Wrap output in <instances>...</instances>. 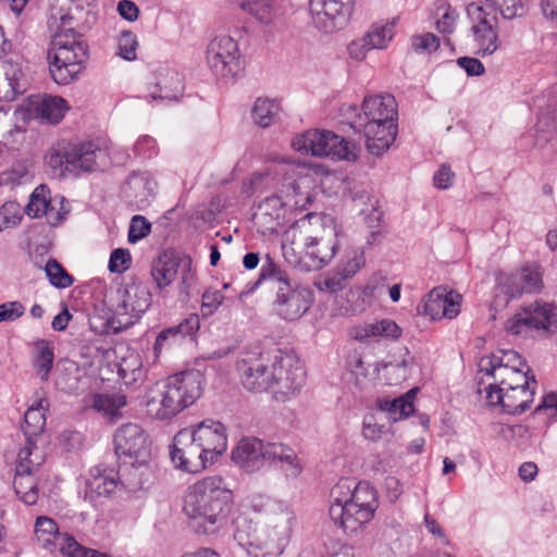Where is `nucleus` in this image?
<instances>
[{
    "instance_id": "13d9d810",
    "label": "nucleus",
    "mask_w": 557,
    "mask_h": 557,
    "mask_svg": "<svg viewBox=\"0 0 557 557\" xmlns=\"http://www.w3.org/2000/svg\"><path fill=\"white\" fill-rule=\"evenodd\" d=\"M411 46L418 53H432L440 48V38L433 33L413 36Z\"/></svg>"
},
{
    "instance_id": "f704fd0d",
    "label": "nucleus",
    "mask_w": 557,
    "mask_h": 557,
    "mask_svg": "<svg viewBox=\"0 0 557 557\" xmlns=\"http://www.w3.org/2000/svg\"><path fill=\"white\" fill-rule=\"evenodd\" d=\"M416 389L408 391L405 395L394 399H383L379 403V408L389 414V419L397 421L408 418L413 412V396Z\"/></svg>"
},
{
    "instance_id": "a18cd8bd",
    "label": "nucleus",
    "mask_w": 557,
    "mask_h": 557,
    "mask_svg": "<svg viewBox=\"0 0 557 557\" xmlns=\"http://www.w3.org/2000/svg\"><path fill=\"white\" fill-rule=\"evenodd\" d=\"M0 75L9 78L14 87H18L20 94L25 91L24 73L18 60L13 58L0 59Z\"/></svg>"
},
{
    "instance_id": "412c9836",
    "label": "nucleus",
    "mask_w": 557,
    "mask_h": 557,
    "mask_svg": "<svg viewBox=\"0 0 557 557\" xmlns=\"http://www.w3.org/2000/svg\"><path fill=\"white\" fill-rule=\"evenodd\" d=\"M362 113L355 104H349L344 109V115L347 121L351 119H362V121L385 122L397 121V102L392 95H376L364 98L362 102Z\"/></svg>"
},
{
    "instance_id": "338daca9",
    "label": "nucleus",
    "mask_w": 557,
    "mask_h": 557,
    "mask_svg": "<svg viewBox=\"0 0 557 557\" xmlns=\"http://www.w3.org/2000/svg\"><path fill=\"white\" fill-rule=\"evenodd\" d=\"M347 280L348 278L336 269L331 275L319 282L318 287L320 290L335 294L344 289Z\"/></svg>"
},
{
    "instance_id": "2eb2a0df",
    "label": "nucleus",
    "mask_w": 557,
    "mask_h": 557,
    "mask_svg": "<svg viewBox=\"0 0 557 557\" xmlns=\"http://www.w3.org/2000/svg\"><path fill=\"white\" fill-rule=\"evenodd\" d=\"M543 288V273L536 264H528L512 273H500L496 277V299L505 297L507 304L524 294L539 293Z\"/></svg>"
},
{
    "instance_id": "4c0bfd02",
    "label": "nucleus",
    "mask_w": 557,
    "mask_h": 557,
    "mask_svg": "<svg viewBox=\"0 0 557 557\" xmlns=\"http://www.w3.org/2000/svg\"><path fill=\"white\" fill-rule=\"evenodd\" d=\"M237 4L242 11L262 24L272 23L277 14L274 0H242Z\"/></svg>"
},
{
    "instance_id": "72a5a7b5",
    "label": "nucleus",
    "mask_w": 557,
    "mask_h": 557,
    "mask_svg": "<svg viewBox=\"0 0 557 557\" xmlns=\"http://www.w3.org/2000/svg\"><path fill=\"white\" fill-rule=\"evenodd\" d=\"M45 462L42 451L37 447L33 438H26L25 445L17 454L15 471L20 473H35Z\"/></svg>"
},
{
    "instance_id": "20e7f679",
    "label": "nucleus",
    "mask_w": 557,
    "mask_h": 557,
    "mask_svg": "<svg viewBox=\"0 0 557 557\" xmlns=\"http://www.w3.org/2000/svg\"><path fill=\"white\" fill-rule=\"evenodd\" d=\"M262 284H267L275 292L272 311L284 321L300 319L312 305V292L293 281L289 273L277 265L269 255L262 263L259 277L245 286L238 295L239 299L248 297Z\"/></svg>"
},
{
    "instance_id": "0eeeda50",
    "label": "nucleus",
    "mask_w": 557,
    "mask_h": 557,
    "mask_svg": "<svg viewBox=\"0 0 557 557\" xmlns=\"http://www.w3.org/2000/svg\"><path fill=\"white\" fill-rule=\"evenodd\" d=\"M60 25L53 40V55L49 71L53 81L59 85H67L82 73L87 60V45L74 32L77 17L73 11L59 16Z\"/></svg>"
},
{
    "instance_id": "f3484780",
    "label": "nucleus",
    "mask_w": 557,
    "mask_h": 557,
    "mask_svg": "<svg viewBox=\"0 0 557 557\" xmlns=\"http://www.w3.org/2000/svg\"><path fill=\"white\" fill-rule=\"evenodd\" d=\"M158 183L147 171H133L120 188V198L134 211L146 210L153 201Z\"/></svg>"
},
{
    "instance_id": "c9c22d12",
    "label": "nucleus",
    "mask_w": 557,
    "mask_h": 557,
    "mask_svg": "<svg viewBox=\"0 0 557 557\" xmlns=\"http://www.w3.org/2000/svg\"><path fill=\"white\" fill-rule=\"evenodd\" d=\"M281 111V104L275 99L257 98L251 110V117L260 127L272 125Z\"/></svg>"
},
{
    "instance_id": "c756f323",
    "label": "nucleus",
    "mask_w": 557,
    "mask_h": 557,
    "mask_svg": "<svg viewBox=\"0 0 557 557\" xmlns=\"http://www.w3.org/2000/svg\"><path fill=\"white\" fill-rule=\"evenodd\" d=\"M65 148L70 174L78 175L82 172H91L96 169V153L100 151V148L92 141L65 144Z\"/></svg>"
},
{
    "instance_id": "bf43d9fd",
    "label": "nucleus",
    "mask_w": 557,
    "mask_h": 557,
    "mask_svg": "<svg viewBox=\"0 0 557 557\" xmlns=\"http://www.w3.org/2000/svg\"><path fill=\"white\" fill-rule=\"evenodd\" d=\"M442 304L444 305L442 315H445L447 319H454L460 312L461 295L455 290H447L444 287Z\"/></svg>"
},
{
    "instance_id": "9b49d317",
    "label": "nucleus",
    "mask_w": 557,
    "mask_h": 557,
    "mask_svg": "<svg viewBox=\"0 0 557 557\" xmlns=\"http://www.w3.org/2000/svg\"><path fill=\"white\" fill-rule=\"evenodd\" d=\"M505 330L512 335L522 336H528L533 331L553 334L557 331V313L553 305L535 301L509 318Z\"/></svg>"
},
{
    "instance_id": "de8ad7c7",
    "label": "nucleus",
    "mask_w": 557,
    "mask_h": 557,
    "mask_svg": "<svg viewBox=\"0 0 557 557\" xmlns=\"http://www.w3.org/2000/svg\"><path fill=\"white\" fill-rule=\"evenodd\" d=\"M152 231L151 222L141 214H135L131 218L128 231H127V242L131 245H135L140 240L145 239L150 235Z\"/></svg>"
},
{
    "instance_id": "473e14b6",
    "label": "nucleus",
    "mask_w": 557,
    "mask_h": 557,
    "mask_svg": "<svg viewBox=\"0 0 557 557\" xmlns=\"http://www.w3.org/2000/svg\"><path fill=\"white\" fill-rule=\"evenodd\" d=\"M49 403L46 398L37 399L25 412L24 424L22 426L26 438H33L45 430L46 411Z\"/></svg>"
},
{
    "instance_id": "b1692460",
    "label": "nucleus",
    "mask_w": 557,
    "mask_h": 557,
    "mask_svg": "<svg viewBox=\"0 0 557 557\" xmlns=\"http://www.w3.org/2000/svg\"><path fill=\"white\" fill-rule=\"evenodd\" d=\"M196 442L205 450L207 457H212L214 463L227 449V435L223 423L206 419L194 428H189Z\"/></svg>"
},
{
    "instance_id": "37998d69",
    "label": "nucleus",
    "mask_w": 557,
    "mask_h": 557,
    "mask_svg": "<svg viewBox=\"0 0 557 557\" xmlns=\"http://www.w3.org/2000/svg\"><path fill=\"white\" fill-rule=\"evenodd\" d=\"M52 198L50 189L46 185L37 186L30 194L29 201L25 207L26 214L33 219L44 216Z\"/></svg>"
},
{
    "instance_id": "4be33fe9",
    "label": "nucleus",
    "mask_w": 557,
    "mask_h": 557,
    "mask_svg": "<svg viewBox=\"0 0 557 557\" xmlns=\"http://www.w3.org/2000/svg\"><path fill=\"white\" fill-rule=\"evenodd\" d=\"M261 522L255 523L246 513H240L233 520L235 542L252 557H269L267 529L262 528Z\"/></svg>"
},
{
    "instance_id": "f8f14e48",
    "label": "nucleus",
    "mask_w": 557,
    "mask_h": 557,
    "mask_svg": "<svg viewBox=\"0 0 557 557\" xmlns=\"http://www.w3.org/2000/svg\"><path fill=\"white\" fill-rule=\"evenodd\" d=\"M207 62L215 77L236 78L243 70L237 41L227 35L214 37L207 48Z\"/></svg>"
},
{
    "instance_id": "864d4df0",
    "label": "nucleus",
    "mask_w": 557,
    "mask_h": 557,
    "mask_svg": "<svg viewBox=\"0 0 557 557\" xmlns=\"http://www.w3.org/2000/svg\"><path fill=\"white\" fill-rule=\"evenodd\" d=\"M443 292L444 286H437L428 294V298L424 302V313L430 315L432 320L445 318V315H442V312L444 311V305L442 304Z\"/></svg>"
},
{
    "instance_id": "a878e982",
    "label": "nucleus",
    "mask_w": 557,
    "mask_h": 557,
    "mask_svg": "<svg viewBox=\"0 0 557 557\" xmlns=\"http://www.w3.org/2000/svg\"><path fill=\"white\" fill-rule=\"evenodd\" d=\"M265 442L257 437H243L232 449L231 459L246 472L259 471L264 466Z\"/></svg>"
},
{
    "instance_id": "ddd939ff",
    "label": "nucleus",
    "mask_w": 557,
    "mask_h": 557,
    "mask_svg": "<svg viewBox=\"0 0 557 557\" xmlns=\"http://www.w3.org/2000/svg\"><path fill=\"white\" fill-rule=\"evenodd\" d=\"M113 447L119 458H128L132 462L145 463L151 455V445L147 431L138 423H124L113 434Z\"/></svg>"
},
{
    "instance_id": "4468645a",
    "label": "nucleus",
    "mask_w": 557,
    "mask_h": 557,
    "mask_svg": "<svg viewBox=\"0 0 557 557\" xmlns=\"http://www.w3.org/2000/svg\"><path fill=\"white\" fill-rule=\"evenodd\" d=\"M169 448L172 463L182 471L198 473L212 465V457H207L188 428L176 433Z\"/></svg>"
},
{
    "instance_id": "6e6552de",
    "label": "nucleus",
    "mask_w": 557,
    "mask_h": 557,
    "mask_svg": "<svg viewBox=\"0 0 557 557\" xmlns=\"http://www.w3.org/2000/svg\"><path fill=\"white\" fill-rule=\"evenodd\" d=\"M251 508L263 518L261 523L262 528L267 529L268 556L281 555L289 541L296 521L294 511L284 502L265 495L253 496Z\"/></svg>"
},
{
    "instance_id": "49530a36",
    "label": "nucleus",
    "mask_w": 557,
    "mask_h": 557,
    "mask_svg": "<svg viewBox=\"0 0 557 557\" xmlns=\"http://www.w3.org/2000/svg\"><path fill=\"white\" fill-rule=\"evenodd\" d=\"M45 272L50 284L57 288H67L74 283L73 276L55 259L48 260Z\"/></svg>"
},
{
    "instance_id": "6ab92c4d",
    "label": "nucleus",
    "mask_w": 557,
    "mask_h": 557,
    "mask_svg": "<svg viewBox=\"0 0 557 557\" xmlns=\"http://www.w3.org/2000/svg\"><path fill=\"white\" fill-rule=\"evenodd\" d=\"M347 124L355 133L364 136L367 150L375 157H381L389 149L398 132L397 121L385 123L351 119Z\"/></svg>"
},
{
    "instance_id": "f257e3e1",
    "label": "nucleus",
    "mask_w": 557,
    "mask_h": 557,
    "mask_svg": "<svg viewBox=\"0 0 557 557\" xmlns=\"http://www.w3.org/2000/svg\"><path fill=\"white\" fill-rule=\"evenodd\" d=\"M244 387L250 392L272 391L277 401L295 396L305 383L306 372L298 360L282 350L247 354L237 363Z\"/></svg>"
},
{
    "instance_id": "dca6fc26",
    "label": "nucleus",
    "mask_w": 557,
    "mask_h": 557,
    "mask_svg": "<svg viewBox=\"0 0 557 557\" xmlns=\"http://www.w3.org/2000/svg\"><path fill=\"white\" fill-rule=\"evenodd\" d=\"M467 13L472 20V36L476 45V53L481 57L493 54L498 48L497 16L493 10L470 3Z\"/></svg>"
},
{
    "instance_id": "a211bd4d",
    "label": "nucleus",
    "mask_w": 557,
    "mask_h": 557,
    "mask_svg": "<svg viewBox=\"0 0 557 557\" xmlns=\"http://www.w3.org/2000/svg\"><path fill=\"white\" fill-rule=\"evenodd\" d=\"M352 4L354 0H310L314 26L324 33L342 29L352 13Z\"/></svg>"
},
{
    "instance_id": "39448f33",
    "label": "nucleus",
    "mask_w": 557,
    "mask_h": 557,
    "mask_svg": "<svg viewBox=\"0 0 557 557\" xmlns=\"http://www.w3.org/2000/svg\"><path fill=\"white\" fill-rule=\"evenodd\" d=\"M143 376L140 356L121 343L107 347V422L115 423L123 418L127 405L124 388L135 385Z\"/></svg>"
},
{
    "instance_id": "c03bdc74",
    "label": "nucleus",
    "mask_w": 557,
    "mask_h": 557,
    "mask_svg": "<svg viewBox=\"0 0 557 557\" xmlns=\"http://www.w3.org/2000/svg\"><path fill=\"white\" fill-rule=\"evenodd\" d=\"M394 36V24H374L362 37L368 48L384 49Z\"/></svg>"
},
{
    "instance_id": "aec40b11",
    "label": "nucleus",
    "mask_w": 557,
    "mask_h": 557,
    "mask_svg": "<svg viewBox=\"0 0 557 557\" xmlns=\"http://www.w3.org/2000/svg\"><path fill=\"white\" fill-rule=\"evenodd\" d=\"M535 395L534 386L511 387L488 384L486 387V399L490 406H500L503 412L508 414H521L525 412L533 403Z\"/></svg>"
},
{
    "instance_id": "e433bc0d",
    "label": "nucleus",
    "mask_w": 557,
    "mask_h": 557,
    "mask_svg": "<svg viewBox=\"0 0 557 557\" xmlns=\"http://www.w3.org/2000/svg\"><path fill=\"white\" fill-rule=\"evenodd\" d=\"M104 470L100 466L90 469V478L86 482L85 502L96 509L104 505Z\"/></svg>"
},
{
    "instance_id": "79ce46f5",
    "label": "nucleus",
    "mask_w": 557,
    "mask_h": 557,
    "mask_svg": "<svg viewBox=\"0 0 557 557\" xmlns=\"http://www.w3.org/2000/svg\"><path fill=\"white\" fill-rule=\"evenodd\" d=\"M498 379H494L495 383L493 385L504 386L505 389L511 387H521L525 388V386H534L536 387V380L534 374L531 372L530 368L527 367V370L523 371H509V372H500L497 373Z\"/></svg>"
},
{
    "instance_id": "ea45409f",
    "label": "nucleus",
    "mask_w": 557,
    "mask_h": 557,
    "mask_svg": "<svg viewBox=\"0 0 557 557\" xmlns=\"http://www.w3.org/2000/svg\"><path fill=\"white\" fill-rule=\"evenodd\" d=\"M13 487L24 504L32 506L37 503L38 486L34 473H20V471H15Z\"/></svg>"
},
{
    "instance_id": "423d86ee",
    "label": "nucleus",
    "mask_w": 557,
    "mask_h": 557,
    "mask_svg": "<svg viewBox=\"0 0 557 557\" xmlns=\"http://www.w3.org/2000/svg\"><path fill=\"white\" fill-rule=\"evenodd\" d=\"M205 376L190 369L168 376L157 394L146 403L148 414L158 420H171L194 405L203 391Z\"/></svg>"
},
{
    "instance_id": "680f3d73",
    "label": "nucleus",
    "mask_w": 557,
    "mask_h": 557,
    "mask_svg": "<svg viewBox=\"0 0 557 557\" xmlns=\"http://www.w3.org/2000/svg\"><path fill=\"white\" fill-rule=\"evenodd\" d=\"M171 81L173 83V88L168 89L166 86H163L162 83H158V87L160 92L156 94L153 92L151 95L153 100L160 99V100H177L178 97L182 95L184 86L181 76L177 73H173L171 76Z\"/></svg>"
},
{
    "instance_id": "6e6d98bb",
    "label": "nucleus",
    "mask_w": 557,
    "mask_h": 557,
    "mask_svg": "<svg viewBox=\"0 0 557 557\" xmlns=\"http://www.w3.org/2000/svg\"><path fill=\"white\" fill-rule=\"evenodd\" d=\"M366 259L362 251L352 250L336 268L347 278L352 277L363 265Z\"/></svg>"
},
{
    "instance_id": "f03ea898",
    "label": "nucleus",
    "mask_w": 557,
    "mask_h": 557,
    "mask_svg": "<svg viewBox=\"0 0 557 557\" xmlns=\"http://www.w3.org/2000/svg\"><path fill=\"white\" fill-rule=\"evenodd\" d=\"M233 504V493L220 475L206 476L188 486L183 504L184 513L200 534L215 533L226 521Z\"/></svg>"
},
{
    "instance_id": "09e8293b",
    "label": "nucleus",
    "mask_w": 557,
    "mask_h": 557,
    "mask_svg": "<svg viewBox=\"0 0 557 557\" xmlns=\"http://www.w3.org/2000/svg\"><path fill=\"white\" fill-rule=\"evenodd\" d=\"M69 212V201L63 196H54L50 200V206H48L47 213H44V216H46L47 223L54 227L65 221Z\"/></svg>"
},
{
    "instance_id": "cd10ccee",
    "label": "nucleus",
    "mask_w": 557,
    "mask_h": 557,
    "mask_svg": "<svg viewBox=\"0 0 557 557\" xmlns=\"http://www.w3.org/2000/svg\"><path fill=\"white\" fill-rule=\"evenodd\" d=\"M265 463L275 465L287 478H296L302 470L295 450L283 443H265L264 465Z\"/></svg>"
},
{
    "instance_id": "5701e85b",
    "label": "nucleus",
    "mask_w": 557,
    "mask_h": 557,
    "mask_svg": "<svg viewBox=\"0 0 557 557\" xmlns=\"http://www.w3.org/2000/svg\"><path fill=\"white\" fill-rule=\"evenodd\" d=\"M305 255L298 267L307 272L317 271L327 265L334 258L338 243L334 237L307 236L304 240Z\"/></svg>"
},
{
    "instance_id": "bb28decb",
    "label": "nucleus",
    "mask_w": 557,
    "mask_h": 557,
    "mask_svg": "<svg viewBox=\"0 0 557 557\" xmlns=\"http://www.w3.org/2000/svg\"><path fill=\"white\" fill-rule=\"evenodd\" d=\"M182 258V253L164 250L152 261L150 277L154 283L156 290L162 293L174 282L178 274Z\"/></svg>"
},
{
    "instance_id": "774afa93",
    "label": "nucleus",
    "mask_w": 557,
    "mask_h": 557,
    "mask_svg": "<svg viewBox=\"0 0 557 557\" xmlns=\"http://www.w3.org/2000/svg\"><path fill=\"white\" fill-rule=\"evenodd\" d=\"M285 206H289L288 202H284L280 196L267 197L260 205V209L264 210V214L273 216L275 220H280L283 216V210Z\"/></svg>"
},
{
    "instance_id": "0e129e2a",
    "label": "nucleus",
    "mask_w": 557,
    "mask_h": 557,
    "mask_svg": "<svg viewBox=\"0 0 557 557\" xmlns=\"http://www.w3.org/2000/svg\"><path fill=\"white\" fill-rule=\"evenodd\" d=\"M497 5L506 20L522 16L527 12L525 0H498Z\"/></svg>"
},
{
    "instance_id": "603ef678",
    "label": "nucleus",
    "mask_w": 557,
    "mask_h": 557,
    "mask_svg": "<svg viewBox=\"0 0 557 557\" xmlns=\"http://www.w3.org/2000/svg\"><path fill=\"white\" fill-rule=\"evenodd\" d=\"M138 47V41L136 35L131 30H123L119 37L117 55L126 61H133L136 59V49Z\"/></svg>"
},
{
    "instance_id": "69168bd1",
    "label": "nucleus",
    "mask_w": 557,
    "mask_h": 557,
    "mask_svg": "<svg viewBox=\"0 0 557 557\" xmlns=\"http://www.w3.org/2000/svg\"><path fill=\"white\" fill-rule=\"evenodd\" d=\"M25 313V307L21 301H8L0 305V323L13 322Z\"/></svg>"
},
{
    "instance_id": "4d7b16f0",
    "label": "nucleus",
    "mask_w": 557,
    "mask_h": 557,
    "mask_svg": "<svg viewBox=\"0 0 557 557\" xmlns=\"http://www.w3.org/2000/svg\"><path fill=\"white\" fill-rule=\"evenodd\" d=\"M443 14L436 21V29L443 35H449L454 33L456 28V21L459 16L456 9H454L450 4L445 3L442 5Z\"/></svg>"
},
{
    "instance_id": "2f4dec72",
    "label": "nucleus",
    "mask_w": 557,
    "mask_h": 557,
    "mask_svg": "<svg viewBox=\"0 0 557 557\" xmlns=\"http://www.w3.org/2000/svg\"><path fill=\"white\" fill-rule=\"evenodd\" d=\"M66 101L58 96L45 95L38 101L33 102V110L36 117L50 124L59 123L69 110Z\"/></svg>"
},
{
    "instance_id": "58836bf2",
    "label": "nucleus",
    "mask_w": 557,
    "mask_h": 557,
    "mask_svg": "<svg viewBox=\"0 0 557 557\" xmlns=\"http://www.w3.org/2000/svg\"><path fill=\"white\" fill-rule=\"evenodd\" d=\"M54 360L53 347L49 342L40 339L35 344V355L33 358V364L36 369V373L41 381L49 379L52 370Z\"/></svg>"
},
{
    "instance_id": "a19ab883",
    "label": "nucleus",
    "mask_w": 557,
    "mask_h": 557,
    "mask_svg": "<svg viewBox=\"0 0 557 557\" xmlns=\"http://www.w3.org/2000/svg\"><path fill=\"white\" fill-rule=\"evenodd\" d=\"M327 158L332 160H347L355 161L358 158V146L333 132L331 136L330 147L327 148Z\"/></svg>"
},
{
    "instance_id": "7ed1b4c3",
    "label": "nucleus",
    "mask_w": 557,
    "mask_h": 557,
    "mask_svg": "<svg viewBox=\"0 0 557 557\" xmlns=\"http://www.w3.org/2000/svg\"><path fill=\"white\" fill-rule=\"evenodd\" d=\"M377 508V492L369 482L343 478L331 490L330 518L348 535L363 531Z\"/></svg>"
},
{
    "instance_id": "393cba45",
    "label": "nucleus",
    "mask_w": 557,
    "mask_h": 557,
    "mask_svg": "<svg viewBox=\"0 0 557 557\" xmlns=\"http://www.w3.org/2000/svg\"><path fill=\"white\" fill-rule=\"evenodd\" d=\"M200 329V319L196 313L188 314L178 324L163 329L158 333L154 344L153 352L156 357L164 349H170L174 345L180 344L186 337L195 338Z\"/></svg>"
},
{
    "instance_id": "7c9ffc66",
    "label": "nucleus",
    "mask_w": 557,
    "mask_h": 557,
    "mask_svg": "<svg viewBox=\"0 0 557 557\" xmlns=\"http://www.w3.org/2000/svg\"><path fill=\"white\" fill-rule=\"evenodd\" d=\"M332 131H308L293 140L295 150L315 157H326Z\"/></svg>"
},
{
    "instance_id": "1a4fd4ad",
    "label": "nucleus",
    "mask_w": 557,
    "mask_h": 557,
    "mask_svg": "<svg viewBox=\"0 0 557 557\" xmlns=\"http://www.w3.org/2000/svg\"><path fill=\"white\" fill-rule=\"evenodd\" d=\"M117 294L122 295L115 308L107 307V310L113 313L112 317L107 315V333L110 330L117 333L133 325L149 309L152 302V293L141 282L133 283L123 292L117 290Z\"/></svg>"
},
{
    "instance_id": "3c124183",
    "label": "nucleus",
    "mask_w": 557,
    "mask_h": 557,
    "mask_svg": "<svg viewBox=\"0 0 557 557\" xmlns=\"http://www.w3.org/2000/svg\"><path fill=\"white\" fill-rule=\"evenodd\" d=\"M67 160L65 144H60L57 148H52L47 156V163L57 176H64L66 173H70Z\"/></svg>"
},
{
    "instance_id": "c85d7f7f",
    "label": "nucleus",
    "mask_w": 557,
    "mask_h": 557,
    "mask_svg": "<svg viewBox=\"0 0 557 557\" xmlns=\"http://www.w3.org/2000/svg\"><path fill=\"white\" fill-rule=\"evenodd\" d=\"M528 364L525 359L515 350H499L497 354L483 357L480 360V372L498 379V374L509 371H523Z\"/></svg>"
},
{
    "instance_id": "5fc2aeb1",
    "label": "nucleus",
    "mask_w": 557,
    "mask_h": 557,
    "mask_svg": "<svg viewBox=\"0 0 557 557\" xmlns=\"http://www.w3.org/2000/svg\"><path fill=\"white\" fill-rule=\"evenodd\" d=\"M132 255L127 248H115L110 253L108 269L112 273H124L132 265Z\"/></svg>"
},
{
    "instance_id": "e2e57ef3",
    "label": "nucleus",
    "mask_w": 557,
    "mask_h": 557,
    "mask_svg": "<svg viewBox=\"0 0 557 557\" xmlns=\"http://www.w3.org/2000/svg\"><path fill=\"white\" fill-rule=\"evenodd\" d=\"M158 151L159 149L156 139L149 135L139 137L134 145V152L136 157L144 160L152 159L158 154Z\"/></svg>"
},
{
    "instance_id": "052dcab7",
    "label": "nucleus",
    "mask_w": 557,
    "mask_h": 557,
    "mask_svg": "<svg viewBox=\"0 0 557 557\" xmlns=\"http://www.w3.org/2000/svg\"><path fill=\"white\" fill-rule=\"evenodd\" d=\"M201 313L203 317L212 315L223 304L224 296L221 290L206 289L202 294Z\"/></svg>"
},
{
    "instance_id": "9d476101",
    "label": "nucleus",
    "mask_w": 557,
    "mask_h": 557,
    "mask_svg": "<svg viewBox=\"0 0 557 557\" xmlns=\"http://www.w3.org/2000/svg\"><path fill=\"white\" fill-rule=\"evenodd\" d=\"M35 535L39 545L50 553L59 550L64 557H104L98 550L81 545L73 535L60 532L49 517L37 518Z\"/></svg>"
},
{
    "instance_id": "8fccbe9b",
    "label": "nucleus",
    "mask_w": 557,
    "mask_h": 557,
    "mask_svg": "<svg viewBox=\"0 0 557 557\" xmlns=\"http://www.w3.org/2000/svg\"><path fill=\"white\" fill-rule=\"evenodd\" d=\"M178 273H180V283H178L180 295L184 296V300H188L189 294H190V288L196 281V273L193 269V260L190 257L183 255Z\"/></svg>"
}]
</instances>
